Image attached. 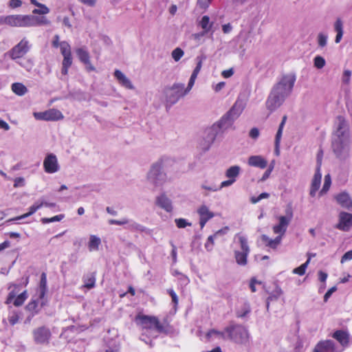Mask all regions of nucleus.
I'll return each instance as SVG.
<instances>
[{
  "instance_id": "f257e3e1",
  "label": "nucleus",
  "mask_w": 352,
  "mask_h": 352,
  "mask_svg": "<svg viewBox=\"0 0 352 352\" xmlns=\"http://www.w3.org/2000/svg\"><path fill=\"white\" fill-rule=\"evenodd\" d=\"M296 81V74L294 72L281 75L270 91L265 101L266 109L274 112L280 107L292 95Z\"/></svg>"
},
{
  "instance_id": "f03ea898",
  "label": "nucleus",
  "mask_w": 352,
  "mask_h": 352,
  "mask_svg": "<svg viewBox=\"0 0 352 352\" xmlns=\"http://www.w3.org/2000/svg\"><path fill=\"white\" fill-rule=\"evenodd\" d=\"M331 148L337 159L346 162L350 158L349 126L345 118L341 116L336 118L334 131L331 138Z\"/></svg>"
},
{
  "instance_id": "7ed1b4c3",
  "label": "nucleus",
  "mask_w": 352,
  "mask_h": 352,
  "mask_svg": "<svg viewBox=\"0 0 352 352\" xmlns=\"http://www.w3.org/2000/svg\"><path fill=\"white\" fill-rule=\"evenodd\" d=\"M228 333V340H230L238 344H246L249 339V333L247 329L241 325L231 322L225 328Z\"/></svg>"
},
{
  "instance_id": "20e7f679",
  "label": "nucleus",
  "mask_w": 352,
  "mask_h": 352,
  "mask_svg": "<svg viewBox=\"0 0 352 352\" xmlns=\"http://www.w3.org/2000/svg\"><path fill=\"white\" fill-rule=\"evenodd\" d=\"M162 161H157L151 166L147 174L148 182L154 187L162 186L166 180V175L162 171Z\"/></svg>"
},
{
  "instance_id": "39448f33",
  "label": "nucleus",
  "mask_w": 352,
  "mask_h": 352,
  "mask_svg": "<svg viewBox=\"0 0 352 352\" xmlns=\"http://www.w3.org/2000/svg\"><path fill=\"white\" fill-rule=\"evenodd\" d=\"M135 320L143 329L155 330L158 333L166 332V327L155 316L138 315Z\"/></svg>"
},
{
  "instance_id": "423d86ee",
  "label": "nucleus",
  "mask_w": 352,
  "mask_h": 352,
  "mask_svg": "<svg viewBox=\"0 0 352 352\" xmlns=\"http://www.w3.org/2000/svg\"><path fill=\"white\" fill-rule=\"evenodd\" d=\"M234 239H238L241 250L234 251V258L238 265L244 266L248 263V256L250 249L248 243L247 238L240 234L235 235Z\"/></svg>"
},
{
  "instance_id": "0eeeda50",
  "label": "nucleus",
  "mask_w": 352,
  "mask_h": 352,
  "mask_svg": "<svg viewBox=\"0 0 352 352\" xmlns=\"http://www.w3.org/2000/svg\"><path fill=\"white\" fill-rule=\"evenodd\" d=\"M165 94L167 103L173 105L177 102L180 98L186 95L184 84L175 83L171 87L166 89Z\"/></svg>"
},
{
  "instance_id": "6e6552de",
  "label": "nucleus",
  "mask_w": 352,
  "mask_h": 352,
  "mask_svg": "<svg viewBox=\"0 0 352 352\" xmlns=\"http://www.w3.org/2000/svg\"><path fill=\"white\" fill-rule=\"evenodd\" d=\"M30 49L29 41L23 38L21 41L10 50L6 54L13 60L21 59L23 57Z\"/></svg>"
},
{
  "instance_id": "1a4fd4ad",
  "label": "nucleus",
  "mask_w": 352,
  "mask_h": 352,
  "mask_svg": "<svg viewBox=\"0 0 352 352\" xmlns=\"http://www.w3.org/2000/svg\"><path fill=\"white\" fill-rule=\"evenodd\" d=\"M109 224L110 225H118V226H123L126 225V229L129 230L131 232H146L148 233L149 230L144 227V226L137 223L136 221L129 219L126 218H123L120 220L116 219H109L108 221Z\"/></svg>"
},
{
  "instance_id": "9d476101",
  "label": "nucleus",
  "mask_w": 352,
  "mask_h": 352,
  "mask_svg": "<svg viewBox=\"0 0 352 352\" xmlns=\"http://www.w3.org/2000/svg\"><path fill=\"white\" fill-rule=\"evenodd\" d=\"M293 217V212L291 208L286 210V216L278 217V223L273 227L275 234L283 236L287 231V227Z\"/></svg>"
},
{
  "instance_id": "9b49d317",
  "label": "nucleus",
  "mask_w": 352,
  "mask_h": 352,
  "mask_svg": "<svg viewBox=\"0 0 352 352\" xmlns=\"http://www.w3.org/2000/svg\"><path fill=\"white\" fill-rule=\"evenodd\" d=\"M34 117L38 120L56 121L63 119V113L58 109H51L43 112H34Z\"/></svg>"
},
{
  "instance_id": "f8f14e48",
  "label": "nucleus",
  "mask_w": 352,
  "mask_h": 352,
  "mask_svg": "<svg viewBox=\"0 0 352 352\" xmlns=\"http://www.w3.org/2000/svg\"><path fill=\"white\" fill-rule=\"evenodd\" d=\"M33 337L36 344H45L49 342L51 332L47 327L45 326L40 327L33 331Z\"/></svg>"
},
{
  "instance_id": "ddd939ff",
  "label": "nucleus",
  "mask_w": 352,
  "mask_h": 352,
  "mask_svg": "<svg viewBox=\"0 0 352 352\" xmlns=\"http://www.w3.org/2000/svg\"><path fill=\"white\" fill-rule=\"evenodd\" d=\"M221 133V131L213 124L210 127L205 130L204 146L205 150H208L211 145L214 143L217 136Z\"/></svg>"
},
{
  "instance_id": "4468645a",
  "label": "nucleus",
  "mask_w": 352,
  "mask_h": 352,
  "mask_svg": "<svg viewBox=\"0 0 352 352\" xmlns=\"http://www.w3.org/2000/svg\"><path fill=\"white\" fill-rule=\"evenodd\" d=\"M30 17L28 14L9 15V26L16 28H29Z\"/></svg>"
},
{
  "instance_id": "2eb2a0df",
  "label": "nucleus",
  "mask_w": 352,
  "mask_h": 352,
  "mask_svg": "<svg viewBox=\"0 0 352 352\" xmlns=\"http://www.w3.org/2000/svg\"><path fill=\"white\" fill-rule=\"evenodd\" d=\"M45 171L47 173H54L59 170V165L56 156L53 153L47 155L43 161Z\"/></svg>"
},
{
  "instance_id": "dca6fc26",
  "label": "nucleus",
  "mask_w": 352,
  "mask_h": 352,
  "mask_svg": "<svg viewBox=\"0 0 352 352\" xmlns=\"http://www.w3.org/2000/svg\"><path fill=\"white\" fill-rule=\"evenodd\" d=\"M352 226V214L341 212L339 214V222L335 226L336 228L347 232L350 230Z\"/></svg>"
},
{
  "instance_id": "f3484780",
  "label": "nucleus",
  "mask_w": 352,
  "mask_h": 352,
  "mask_svg": "<svg viewBox=\"0 0 352 352\" xmlns=\"http://www.w3.org/2000/svg\"><path fill=\"white\" fill-rule=\"evenodd\" d=\"M235 120L230 115L226 113L218 121L214 122V125L221 131L224 133L229 129L232 128Z\"/></svg>"
},
{
  "instance_id": "a211bd4d",
  "label": "nucleus",
  "mask_w": 352,
  "mask_h": 352,
  "mask_svg": "<svg viewBox=\"0 0 352 352\" xmlns=\"http://www.w3.org/2000/svg\"><path fill=\"white\" fill-rule=\"evenodd\" d=\"M245 106L246 101L241 98H238L233 106L226 113L236 120L242 113Z\"/></svg>"
},
{
  "instance_id": "6ab92c4d",
  "label": "nucleus",
  "mask_w": 352,
  "mask_h": 352,
  "mask_svg": "<svg viewBox=\"0 0 352 352\" xmlns=\"http://www.w3.org/2000/svg\"><path fill=\"white\" fill-rule=\"evenodd\" d=\"M197 213L199 215V225L201 228L205 226L210 219L214 217V214L210 211L208 207L206 205L201 206L197 210Z\"/></svg>"
},
{
  "instance_id": "aec40b11",
  "label": "nucleus",
  "mask_w": 352,
  "mask_h": 352,
  "mask_svg": "<svg viewBox=\"0 0 352 352\" xmlns=\"http://www.w3.org/2000/svg\"><path fill=\"white\" fill-rule=\"evenodd\" d=\"M333 338L343 346L346 347L352 343V338L346 331L337 330L333 333Z\"/></svg>"
},
{
  "instance_id": "412c9836",
  "label": "nucleus",
  "mask_w": 352,
  "mask_h": 352,
  "mask_svg": "<svg viewBox=\"0 0 352 352\" xmlns=\"http://www.w3.org/2000/svg\"><path fill=\"white\" fill-rule=\"evenodd\" d=\"M336 347L333 341L327 340L318 342L314 348V352H335Z\"/></svg>"
},
{
  "instance_id": "4be33fe9",
  "label": "nucleus",
  "mask_w": 352,
  "mask_h": 352,
  "mask_svg": "<svg viewBox=\"0 0 352 352\" xmlns=\"http://www.w3.org/2000/svg\"><path fill=\"white\" fill-rule=\"evenodd\" d=\"M155 203L157 206L168 212L173 210L172 201L165 194H162L157 197Z\"/></svg>"
},
{
  "instance_id": "5701e85b",
  "label": "nucleus",
  "mask_w": 352,
  "mask_h": 352,
  "mask_svg": "<svg viewBox=\"0 0 352 352\" xmlns=\"http://www.w3.org/2000/svg\"><path fill=\"white\" fill-rule=\"evenodd\" d=\"M337 202L344 208L350 210L352 208V199L347 192H343L336 197Z\"/></svg>"
},
{
  "instance_id": "b1692460",
  "label": "nucleus",
  "mask_w": 352,
  "mask_h": 352,
  "mask_svg": "<svg viewBox=\"0 0 352 352\" xmlns=\"http://www.w3.org/2000/svg\"><path fill=\"white\" fill-rule=\"evenodd\" d=\"M114 76L122 86L128 89H135L131 81L121 71L116 69L114 72Z\"/></svg>"
},
{
  "instance_id": "393cba45",
  "label": "nucleus",
  "mask_w": 352,
  "mask_h": 352,
  "mask_svg": "<svg viewBox=\"0 0 352 352\" xmlns=\"http://www.w3.org/2000/svg\"><path fill=\"white\" fill-rule=\"evenodd\" d=\"M248 164L250 166L265 168L267 165V160L261 155H252L248 159Z\"/></svg>"
},
{
  "instance_id": "a878e982",
  "label": "nucleus",
  "mask_w": 352,
  "mask_h": 352,
  "mask_svg": "<svg viewBox=\"0 0 352 352\" xmlns=\"http://www.w3.org/2000/svg\"><path fill=\"white\" fill-rule=\"evenodd\" d=\"M343 26V21L340 18H338L333 23V29L336 32V36L335 38V42L336 43H339L342 40L344 34Z\"/></svg>"
},
{
  "instance_id": "bb28decb",
  "label": "nucleus",
  "mask_w": 352,
  "mask_h": 352,
  "mask_svg": "<svg viewBox=\"0 0 352 352\" xmlns=\"http://www.w3.org/2000/svg\"><path fill=\"white\" fill-rule=\"evenodd\" d=\"M28 17L30 18L29 21V28L50 24L49 20H47L45 16H35L28 14Z\"/></svg>"
},
{
  "instance_id": "cd10ccee",
  "label": "nucleus",
  "mask_w": 352,
  "mask_h": 352,
  "mask_svg": "<svg viewBox=\"0 0 352 352\" xmlns=\"http://www.w3.org/2000/svg\"><path fill=\"white\" fill-rule=\"evenodd\" d=\"M82 280L84 282L82 287L88 289L94 288L96 285V274L91 272L85 274L82 277Z\"/></svg>"
},
{
  "instance_id": "c85d7f7f",
  "label": "nucleus",
  "mask_w": 352,
  "mask_h": 352,
  "mask_svg": "<svg viewBox=\"0 0 352 352\" xmlns=\"http://www.w3.org/2000/svg\"><path fill=\"white\" fill-rule=\"evenodd\" d=\"M101 245V239L99 236L91 234L88 242V249L90 252L98 251Z\"/></svg>"
},
{
  "instance_id": "c756f323",
  "label": "nucleus",
  "mask_w": 352,
  "mask_h": 352,
  "mask_svg": "<svg viewBox=\"0 0 352 352\" xmlns=\"http://www.w3.org/2000/svg\"><path fill=\"white\" fill-rule=\"evenodd\" d=\"M282 235L277 236L274 239H271L269 238L267 235L263 234L262 235V240L263 241L267 243V246L272 248L276 249L277 246L280 243L282 240Z\"/></svg>"
},
{
  "instance_id": "7c9ffc66",
  "label": "nucleus",
  "mask_w": 352,
  "mask_h": 352,
  "mask_svg": "<svg viewBox=\"0 0 352 352\" xmlns=\"http://www.w3.org/2000/svg\"><path fill=\"white\" fill-rule=\"evenodd\" d=\"M241 172V167L237 165L232 166L226 171V176L228 179H234L236 182V178L239 177Z\"/></svg>"
},
{
  "instance_id": "2f4dec72",
  "label": "nucleus",
  "mask_w": 352,
  "mask_h": 352,
  "mask_svg": "<svg viewBox=\"0 0 352 352\" xmlns=\"http://www.w3.org/2000/svg\"><path fill=\"white\" fill-rule=\"evenodd\" d=\"M206 337L208 339L214 337L218 339L228 340V333L226 332L225 330L223 331H220L213 329L208 331Z\"/></svg>"
},
{
  "instance_id": "473e14b6",
  "label": "nucleus",
  "mask_w": 352,
  "mask_h": 352,
  "mask_svg": "<svg viewBox=\"0 0 352 352\" xmlns=\"http://www.w3.org/2000/svg\"><path fill=\"white\" fill-rule=\"evenodd\" d=\"M12 91L18 96H23L28 92L27 87L20 82H14L12 85Z\"/></svg>"
},
{
  "instance_id": "72a5a7b5",
  "label": "nucleus",
  "mask_w": 352,
  "mask_h": 352,
  "mask_svg": "<svg viewBox=\"0 0 352 352\" xmlns=\"http://www.w3.org/2000/svg\"><path fill=\"white\" fill-rule=\"evenodd\" d=\"M41 208V205L38 203V202H36L34 203V204H33L32 206L30 207L29 208V212L24 214H22L19 217H17L14 219H12V220H21V219H23L26 217H28L30 216H31L32 214H33L34 213H35L38 209H40Z\"/></svg>"
},
{
  "instance_id": "f704fd0d",
  "label": "nucleus",
  "mask_w": 352,
  "mask_h": 352,
  "mask_svg": "<svg viewBox=\"0 0 352 352\" xmlns=\"http://www.w3.org/2000/svg\"><path fill=\"white\" fill-rule=\"evenodd\" d=\"M286 120H287V116H284L283 117L281 122L279 124V127H278V131H277L276 135L275 145H276V152L277 153L278 152V148L279 146L280 140V138H281V136H282L283 129V127L285 126Z\"/></svg>"
},
{
  "instance_id": "c9c22d12",
  "label": "nucleus",
  "mask_w": 352,
  "mask_h": 352,
  "mask_svg": "<svg viewBox=\"0 0 352 352\" xmlns=\"http://www.w3.org/2000/svg\"><path fill=\"white\" fill-rule=\"evenodd\" d=\"M251 311V307L249 302H244L241 307L236 312V316L238 318H245Z\"/></svg>"
},
{
  "instance_id": "e433bc0d",
  "label": "nucleus",
  "mask_w": 352,
  "mask_h": 352,
  "mask_svg": "<svg viewBox=\"0 0 352 352\" xmlns=\"http://www.w3.org/2000/svg\"><path fill=\"white\" fill-rule=\"evenodd\" d=\"M39 300L41 299L38 297L36 300L32 299L26 306V309L32 312V316H34L39 312V309H38Z\"/></svg>"
},
{
  "instance_id": "4c0bfd02",
  "label": "nucleus",
  "mask_w": 352,
  "mask_h": 352,
  "mask_svg": "<svg viewBox=\"0 0 352 352\" xmlns=\"http://www.w3.org/2000/svg\"><path fill=\"white\" fill-rule=\"evenodd\" d=\"M76 54L79 60L84 64H89V54L88 52L83 48L76 50Z\"/></svg>"
},
{
  "instance_id": "58836bf2",
  "label": "nucleus",
  "mask_w": 352,
  "mask_h": 352,
  "mask_svg": "<svg viewBox=\"0 0 352 352\" xmlns=\"http://www.w3.org/2000/svg\"><path fill=\"white\" fill-rule=\"evenodd\" d=\"M199 25L201 27L203 30L205 31V32H208L211 30L213 25V23H210L209 16L205 15L199 21Z\"/></svg>"
},
{
  "instance_id": "ea45409f",
  "label": "nucleus",
  "mask_w": 352,
  "mask_h": 352,
  "mask_svg": "<svg viewBox=\"0 0 352 352\" xmlns=\"http://www.w3.org/2000/svg\"><path fill=\"white\" fill-rule=\"evenodd\" d=\"M46 287H47V280H46V275L45 273H43L41 274V278L40 281V292L38 298L41 299H43L45 295L46 292Z\"/></svg>"
},
{
  "instance_id": "a19ab883",
  "label": "nucleus",
  "mask_w": 352,
  "mask_h": 352,
  "mask_svg": "<svg viewBox=\"0 0 352 352\" xmlns=\"http://www.w3.org/2000/svg\"><path fill=\"white\" fill-rule=\"evenodd\" d=\"M206 57L204 55L202 56H198L196 57L195 60L197 62V65L195 68L194 69L192 75L197 77L201 67H202V63L204 60H206Z\"/></svg>"
},
{
  "instance_id": "79ce46f5",
  "label": "nucleus",
  "mask_w": 352,
  "mask_h": 352,
  "mask_svg": "<svg viewBox=\"0 0 352 352\" xmlns=\"http://www.w3.org/2000/svg\"><path fill=\"white\" fill-rule=\"evenodd\" d=\"M206 57L204 55L202 56H198L196 57L195 60L197 62V65L195 68L194 69L192 75L197 77L201 67H202V63L204 60H206Z\"/></svg>"
},
{
  "instance_id": "37998d69",
  "label": "nucleus",
  "mask_w": 352,
  "mask_h": 352,
  "mask_svg": "<svg viewBox=\"0 0 352 352\" xmlns=\"http://www.w3.org/2000/svg\"><path fill=\"white\" fill-rule=\"evenodd\" d=\"M309 262H310V258H308L307 261L305 263L302 264L298 267L294 268L293 270V273L296 274H298L300 276L304 275L305 274L306 269H307Z\"/></svg>"
},
{
  "instance_id": "c03bdc74",
  "label": "nucleus",
  "mask_w": 352,
  "mask_h": 352,
  "mask_svg": "<svg viewBox=\"0 0 352 352\" xmlns=\"http://www.w3.org/2000/svg\"><path fill=\"white\" fill-rule=\"evenodd\" d=\"M282 294L283 291L281 288L278 286H276L275 289L270 294V295L267 298V300H276Z\"/></svg>"
},
{
  "instance_id": "a18cd8bd",
  "label": "nucleus",
  "mask_w": 352,
  "mask_h": 352,
  "mask_svg": "<svg viewBox=\"0 0 352 352\" xmlns=\"http://www.w3.org/2000/svg\"><path fill=\"white\" fill-rule=\"evenodd\" d=\"M27 298L28 295L26 292H23L17 297L15 296L14 300L13 301V304L16 307H19L23 304L24 301L26 300Z\"/></svg>"
},
{
  "instance_id": "49530a36",
  "label": "nucleus",
  "mask_w": 352,
  "mask_h": 352,
  "mask_svg": "<svg viewBox=\"0 0 352 352\" xmlns=\"http://www.w3.org/2000/svg\"><path fill=\"white\" fill-rule=\"evenodd\" d=\"M321 159H322V157L320 156V155L318 154V157H317V167H316V173H315L314 178H313V179L318 180V181H321V178H322V174L320 173Z\"/></svg>"
},
{
  "instance_id": "de8ad7c7",
  "label": "nucleus",
  "mask_w": 352,
  "mask_h": 352,
  "mask_svg": "<svg viewBox=\"0 0 352 352\" xmlns=\"http://www.w3.org/2000/svg\"><path fill=\"white\" fill-rule=\"evenodd\" d=\"M321 159H322V157L320 156V155L318 154V157H317V167H316V173H315L314 178H313V179L318 180V181H321V178H322V174L320 173Z\"/></svg>"
},
{
  "instance_id": "09e8293b",
  "label": "nucleus",
  "mask_w": 352,
  "mask_h": 352,
  "mask_svg": "<svg viewBox=\"0 0 352 352\" xmlns=\"http://www.w3.org/2000/svg\"><path fill=\"white\" fill-rule=\"evenodd\" d=\"M328 36L322 32H320L317 36L318 46L321 48L325 47L327 43Z\"/></svg>"
},
{
  "instance_id": "8fccbe9b",
  "label": "nucleus",
  "mask_w": 352,
  "mask_h": 352,
  "mask_svg": "<svg viewBox=\"0 0 352 352\" xmlns=\"http://www.w3.org/2000/svg\"><path fill=\"white\" fill-rule=\"evenodd\" d=\"M175 223L178 228H185L187 226H191L192 223L186 219L177 218L175 219Z\"/></svg>"
},
{
  "instance_id": "3c124183",
  "label": "nucleus",
  "mask_w": 352,
  "mask_h": 352,
  "mask_svg": "<svg viewBox=\"0 0 352 352\" xmlns=\"http://www.w3.org/2000/svg\"><path fill=\"white\" fill-rule=\"evenodd\" d=\"M331 184V179L330 175H325L324 176V182L322 188L320 192V195H322L324 193H326L329 190Z\"/></svg>"
},
{
  "instance_id": "603ef678",
  "label": "nucleus",
  "mask_w": 352,
  "mask_h": 352,
  "mask_svg": "<svg viewBox=\"0 0 352 352\" xmlns=\"http://www.w3.org/2000/svg\"><path fill=\"white\" fill-rule=\"evenodd\" d=\"M184 54V52L180 47H176L171 53L172 58L175 62H178Z\"/></svg>"
},
{
  "instance_id": "864d4df0",
  "label": "nucleus",
  "mask_w": 352,
  "mask_h": 352,
  "mask_svg": "<svg viewBox=\"0 0 352 352\" xmlns=\"http://www.w3.org/2000/svg\"><path fill=\"white\" fill-rule=\"evenodd\" d=\"M60 52L63 56L65 54H71V47L66 41H62L60 43Z\"/></svg>"
},
{
  "instance_id": "5fc2aeb1",
  "label": "nucleus",
  "mask_w": 352,
  "mask_h": 352,
  "mask_svg": "<svg viewBox=\"0 0 352 352\" xmlns=\"http://www.w3.org/2000/svg\"><path fill=\"white\" fill-rule=\"evenodd\" d=\"M38 8L34 9L32 13L34 14H47L50 12V9L44 4L41 3Z\"/></svg>"
},
{
  "instance_id": "6e6d98bb",
  "label": "nucleus",
  "mask_w": 352,
  "mask_h": 352,
  "mask_svg": "<svg viewBox=\"0 0 352 352\" xmlns=\"http://www.w3.org/2000/svg\"><path fill=\"white\" fill-rule=\"evenodd\" d=\"M320 183H321V181L312 179L310 192H309V194L311 197H314L316 195L317 190L320 188Z\"/></svg>"
},
{
  "instance_id": "4d7b16f0",
  "label": "nucleus",
  "mask_w": 352,
  "mask_h": 352,
  "mask_svg": "<svg viewBox=\"0 0 352 352\" xmlns=\"http://www.w3.org/2000/svg\"><path fill=\"white\" fill-rule=\"evenodd\" d=\"M326 61L324 58L320 56H316L314 59V66L318 69H322L324 67Z\"/></svg>"
},
{
  "instance_id": "13d9d810",
  "label": "nucleus",
  "mask_w": 352,
  "mask_h": 352,
  "mask_svg": "<svg viewBox=\"0 0 352 352\" xmlns=\"http://www.w3.org/2000/svg\"><path fill=\"white\" fill-rule=\"evenodd\" d=\"M63 218H64V214H58V215H56L52 218H46V217L42 218L41 221L43 223H52V222H55V221H60Z\"/></svg>"
},
{
  "instance_id": "bf43d9fd",
  "label": "nucleus",
  "mask_w": 352,
  "mask_h": 352,
  "mask_svg": "<svg viewBox=\"0 0 352 352\" xmlns=\"http://www.w3.org/2000/svg\"><path fill=\"white\" fill-rule=\"evenodd\" d=\"M15 62L22 67H24L27 71H30L33 66V63L30 60H25L24 61H21L19 59L16 60V61Z\"/></svg>"
},
{
  "instance_id": "052dcab7",
  "label": "nucleus",
  "mask_w": 352,
  "mask_h": 352,
  "mask_svg": "<svg viewBox=\"0 0 352 352\" xmlns=\"http://www.w3.org/2000/svg\"><path fill=\"white\" fill-rule=\"evenodd\" d=\"M101 352H120V344L119 343H114L111 346H107Z\"/></svg>"
},
{
  "instance_id": "680f3d73",
  "label": "nucleus",
  "mask_w": 352,
  "mask_h": 352,
  "mask_svg": "<svg viewBox=\"0 0 352 352\" xmlns=\"http://www.w3.org/2000/svg\"><path fill=\"white\" fill-rule=\"evenodd\" d=\"M214 239L215 236L214 235H210L208 237L207 241L205 243V248L207 250V251L210 252L212 250Z\"/></svg>"
},
{
  "instance_id": "e2e57ef3",
  "label": "nucleus",
  "mask_w": 352,
  "mask_h": 352,
  "mask_svg": "<svg viewBox=\"0 0 352 352\" xmlns=\"http://www.w3.org/2000/svg\"><path fill=\"white\" fill-rule=\"evenodd\" d=\"M19 316L16 312H13L9 315L8 320L11 325H14L19 322Z\"/></svg>"
},
{
  "instance_id": "0e129e2a",
  "label": "nucleus",
  "mask_w": 352,
  "mask_h": 352,
  "mask_svg": "<svg viewBox=\"0 0 352 352\" xmlns=\"http://www.w3.org/2000/svg\"><path fill=\"white\" fill-rule=\"evenodd\" d=\"M351 76V72L349 69L344 70L343 72L342 78V82L344 84H349L350 82Z\"/></svg>"
},
{
  "instance_id": "69168bd1",
  "label": "nucleus",
  "mask_w": 352,
  "mask_h": 352,
  "mask_svg": "<svg viewBox=\"0 0 352 352\" xmlns=\"http://www.w3.org/2000/svg\"><path fill=\"white\" fill-rule=\"evenodd\" d=\"M63 65L70 67L72 64V57L71 54H65L63 56Z\"/></svg>"
},
{
  "instance_id": "338daca9",
  "label": "nucleus",
  "mask_w": 352,
  "mask_h": 352,
  "mask_svg": "<svg viewBox=\"0 0 352 352\" xmlns=\"http://www.w3.org/2000/svg\"><path fill=\"white\" fill-rule=\"evenodd\" d=\"M196 78H197L196 76L191 74V76L188 81V86L186 89L184 88V91L186 94L191 90L192 87H193V85L195 84Z\"/></svg>"
},
{
  "instance_id": "774afa93",
  "label": "nucleus",
  "mask_w": 352,
  "mask_h": 352,
  "mask_svg": "<svg viewBox=\"0 0 352 352\" xmlns=\"http://www.w3.org/2000/svg\"><path fill=\"white\" fill-rule=\"evenodd\" d=\"M352 259V250H349L344 254L341 258L340 262L344 263L346 261H351Z\"/></svg>"
}]
</instances>
